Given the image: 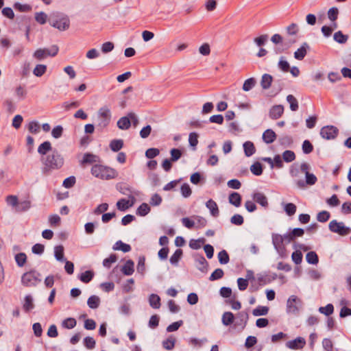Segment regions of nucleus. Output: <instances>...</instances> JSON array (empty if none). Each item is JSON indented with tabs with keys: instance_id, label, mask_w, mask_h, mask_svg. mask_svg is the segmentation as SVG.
I'll return each instance as SVG.
<instances>
[{
	"instance_id": "1",
	"label": "nucleus",
	"mask_w": 351,
	"mask_h": 351,
	"mask_svg": "<svg viewBox=\"0 0 351 351\" xmlns=\"http://www.w3.org/2000/svg\"><path fill=\"white\" fill-rule=\"evenodd\" d=\"M41 162L43 165V173L49 174L53 170L60 169L64 165V160L57 149H53L51 154L43 156Z\"/></svg>"
},
{
	"instance_id": "2",
	"label": "nucleus",
	"mask_w": 351,
	"mask_h": 351,
	"mask_svg": "<svg viewBox=\"0 0 351 351\" xmlns=\"http://www.w3.org/2000/svg\"><path fill=\"white\" fill-rule=\"evenodd\" d=\"M91 173L95 177L103 180L112 179L117 176L116 170L101 165H93L91 168Z\"/></svg>"
},
{
	"instance_id": "3",
	"label": "nucleus",
	"mask_w": 351,
	"mask_h": 351,
	"mask_svg": "<svg viewBox=\"0 0 351 351\" xmlns=\"http://www.w3.org/2000/svg\"><path fill=\"white\" fill-rule=\"evenodd\" d=\"M49 23L51 26L60 31L66 30L70 26L69 17L66 14L60 12L53 13L50 16Z\"/></svg>"
},
{
	"instance_id": "4",
	"label": "nucleus",
	"mask_w": 351,
	"mask_h": 351,
	"mask_svg": "<svg viewBox=\"0 0 351 351\" xmlns=\"http://www.w3.org/2000/svg\"><path fill=\"white\" fill-rule=\"evenodd\" d=\"M40 276V274L36 270H31L22 275L21 283L27 287H36L41 282Z\"/></svg>"
},
{
	"instance_id": "5",
	"label": "nucleus",
	"mask_w": 351,
	"mask_h": 351,
	"mask_svg": "<svg viewBox=\"0 0 351 351\" xmlns=\"http://www.w3.org/2000/svg\"><path fill=\"white\" fill-rule=\"evenodd\" d=\"M111 117V111L108 106L101 107L97 114V127L101 129L106 128L110 122Z\"/></svg>"
},
{
	"instance_id": "6",
	"label": "nucleus",
	"mask_w": 351,
	"mask_h": 351,
	"mask_svg": "<svg viewBox=\"0 0 351 351\" xmlns=\"http://www.w3.org/2000/svg\"><path fill=\"white\" fill-rule=\"evenodd\" d=\"M329 229L331 232L337 233L341 236H346L350 234V229L346 227L343 222H338L336 220H332L329 223Z\"/></svg>"
},
{
	"instance_id": "7",
	"label": "nucleus",
	"mask_w": 351,
	"mask_h": 351,
	"mask_svg": "<svg viewBox=\"0 0 351 351\" xmlns=\"http://www.w3.org/2000/svg\"><path fill=\"white\" fill-rule=\"evenodd\" d=\"M272 243L274 248L280 256L285 255V247L281 234L273 233L271 235Z\"/></svg>"
},
{
	"instance_id": "8",
	"label": "nucleus",
	"mask_w": 351,
	"mask_h": 351,
	"mask_svg": "<svg viewBox=\"0 0 351 351\" xmlns=\"http://www.w3.org/2000/svg\"><path fill=\"white\" fill-rule=\"evenodd\" d=\"M339 133L337 128L333 125H326L320 130L321 136L326 140H332L337 137Z\"/></svg>"
},
{
	"instance_id": "9",
	"label": "nucleus",
	"mask_w": 351,
	"mask_h": 351,
	"mask_svg": "<svg viewBox=\"0 0 351 351\" xmlns=\"http://www.w3.org/2000/svg\"><path fill=\"white\" fill-rule=\"evenodd\" d=\"M306 180L303 181L302 180L296 181V184L300 189H304L306 185H313L316 183L317 179L316 176L311 173L309 172H306V174L305 175Z\"/></svg>"
},
{
	"instance_id": "10",
	"label": "nucleus",
	"mask_w": 351,
	"mask_h": 351,
	"mask_svg": "<svg viewBox=\"0 0 351 351\" xmlns=\"http://www.w3.org/2000/svg\"><path fill=\"white\" fill-rule=\"evenodd\" d=\"M300 303V300L295 295H291L287 302V311L288 313H295L298 311L297 304Z\"/></svg>"
},
{
	"instance_id": "11",
	"label": "nucleus",
	"mask_w": 351,
	"mask_h": 351,
	"mask_svg": "<svg viewBox=\"0 0 351 351\" xmlns=\"http://www.w3.org/2000/svg\"><path fill=\"white\" fill-rule=\"evenodd\" d=\"M131 201L121 199L117 202V207L121 211H125L129 208L132 207L135 202V197L134 196H130Z\"/></svg>"
},
{
	"instance_id": "12",
	"label": "nucleus",
	"mask_w": 351,
	"mask_h": 351,
	"mask_svg": "<svg viewBox=\"0 0 351 351\" xmlns=\"http://www.w3.org/2000/svg\"><path fill=\"white\" fill-rule=\"evenodd\" d=\"M306 345V341L303 337H299L296 339L287 341L286 346L290 349L297 350L304 348Z\"/></svg>"
},
{
	"instance_id": "13",
	"label": "nucleus",
	"mask_w": 351,
	"mask_h": 351,
	"mask_svg": "<svg viewBox=\"0 0 351 351\" xmlns=\"http://www.w3.org/2000/svg\"><path fill=\"white\" fill-rule=\"evenodd\" d=\"M196 267L202 272H206L208 269V262L202 255H197L195 257Z\"/></svg>"
},
{
	"instance_id": "14",
	"label": "nucleus",
	"mask_w": 351,
	"mask_h": 351,
	"mask_svg": "<svg viewBox=\"0 0 351 351\" xmlns=\"http://www.w3.org/2000/svg\"><path fill=\"white\" fill-rule=\"evenodd\" d=\"M252 198L254 202L261 205L263 207L268 206L267 197L261 192H256L252 195Z\"/></svg>"
},
{
	"instance_id": "15",
	"label": "nucleus",
	"mask_w": 351,
	"mask_h": 351,
	"mask_svg": "<svg viewBox=\"0 0 351 351\" xmlns=\"http://www.w3.org/2000/svg\"><path fill=\"white\" fill-rule=\"evenodd\" d=\"M284 108L282 105L274 106L269 110V117L271 119H277L282 116Z\"/></svg>"
},
{
	"instance_id": "16",
	"label": "nucleus",
	"mask_w": 351,
	"mask_h": 351,
	"mask_svg": "<svg viewBox=\"0 0 351 351\" xmlns=\"http://www.w3.org/2000/svg\"><path fill=\"white\" fill-rule=\"evenodd\" d=\"M309 48L306 43H304L302 46L294 53V58L298 60H302L306 55L307 49Z\"/></svg>"
},
{
	"instance_id": "17",
	"label": "nucleus",
	"mask_w": 351,
	"mask_h": 351,
	"mask_svg": "<svg viewBox=\"0 0 351 351\" xmlns=\"http://www.w3.org/2000/svg\"><path fill=\"white\" fill-rule=\"evenodd\" d=\"M276 139V134L271 129L266 130L263 134V140L267 144L272 143Z\"/></svg>"
},
{
	"instance_id": "18",
	"label": "nucleus",
	"mask_w": 351,
	"mask_h": 351,
	"mask_svg": "<svg viewBox=\"0 0 351 351\" xmlns=\"http://www.w3.org/2000/svg\"><path fill=\"white\" fill-rule=\"evenodd\" d=\"M206 206L208 209H209L210 214L213 217H217L219 214V210L218 208V206L217 203L213 200L212 199L207 201L206 203Z\"/></svg>"
},
{
	"instance_id": "19",
	"label": "nucleus",
	"mask_w": 351,
	"mask_h": 351,
	"mask_svg": "<svg viewBox=\"0 0 351 351\" xmlns=\"http://www.w3.org/2000/svg\"><path fill=\"white\" fill-rule=\"evenodd\" d=\"M117 127L121 130H128L130 127V119L128 114L125 117L120 118L117 121Z\"/></svg>"
},
{
	"instance_id": "20",
	"label": "nucleus",
	"mask_w": 351,
	"mask_h": 351,
	"mask_svg": "<svg viewBox=\"0 0 351 351\" xmlns=\"http://www.w3.org/2000/svg\"><path fill=\"white\" fill-rule=\"evenodd\" d=\"M228 199L229 202L234 206L239 207L241 206V196L239 193L237 192H232L230 194Z\"/></svg>"
},
{
	"instance_id": "21",
	"label": "nucleus",
	"mask_w": 351,
	"mask_h": 351,
	"mask_svg": "<svg viewBox=\"0 0 351 351\" xmlns=\"http://www.w3.org/2000/svg\"><path fill=\"white\" fill-rule=\"evenodd\" d=\"M284 211L288 216H293L296 213L297 207L293 203H282Z\"/></svg>"
},
{
	"instance_id": "22",
	"label": "nucleus",
	"mask_w": 351,
	"mask_h": 351,
	"mask_svg": "<svg viewBox=\"0 0 351 351\" xmlns=\"http://www.w3.org/2000/svg\"><path fill=\"white\" fill-rule=\"evenodd\" d=\"M134 265L132 260L127 261L121 269L122 272L126 276L132 275L134 271Z\"/></svg>"
},
{
	"instance_id": "23",
	"label": "nucleus",
	"mask_w": 351,
	"mask_h": 351,
	"mask_svg": "<svg viewBox=\"0 0 351 351\" xmlns=\"http://www.w3.org/2000/svg\"><path fill=\"white\" fill-rule=\"evenodd\" d=\"M234 316L232 313L227 311L222 315L221 322L222 324L226 326H230L234 322Z\"/></svg>"
},
{
	"instance_id": "24",
	"label": "nucleus",
	"mask_w": 351,
	"mask_h": 351,
	"mask_svg": "<svg viewBox=\"0 0 351 351\" xmlns=\"http://www.w3.org/2000/svg\"><path fill=\"white\" fill-rule=\"evenodd\" d=\"M273 80V77L269 74H264L262 76L261 81V86L263 89H268L271 84Z\"/></svg>"
},
{
	"instance_id": "25",
	"label": "nucleus",
	"mask_w": 351,
	"mask_h": 351,
	"mask_svg": "<svg viewBox=\"0 0 351 351\" xmlns=\"http://www.w3.org/2000/svg\"><path fill=\"white\" fill-rule=\"evenodd\" d=\"M98 156L90 153L84 154L82 160H81V165L91 164L97 161Z\"/></svg>"
},
{
	"instance_id": "26",
	"label": "nucleus",
	"mask_w": 351,
	"mask_h": 351,
	"mask_svg": "<svg viewBox=\"0 0 351 351\" xmlns=\"http://www.w3.org/2000/svg\"><path fill=\"white\" fill-rule=\"evenodd\" d=\"M109 147L112 152H119L123 147V141L122 139H114L110 141Z\"/></svg>"
},
{
	"instance_id": "27",
	"label": "nucleus",
	"mask_w": 351,
	"mask_h": 351,
	"mask_svg": "<svg viewBox=\"0 0 351 351\" xmlns=\"http://www.w3.org/2000/svg\"><path fill=\"white\" fill-rule=\"evenodd\" d=\"M149 305L155 309H158L160 306V298L156 294H151L149 298Z\"/></svg>"
},
{
	"instance_id": "28",
	"label": "nucleus",
	"mask_w": 351,
	"mask_h": 351,
	"mask_svg": "<svg viewBox=\"0 0 351 351\" xmlns=\"http://www.w3.org/2000/svg\"><path fill=\"white\" fill-rule=\"evenodd\" d=\"M243 146L246 156L250 157L254 154L256 149L253 143L250 141H246L243 143Z\"/></svg>"
},
{
	"instance_id": "29",
	"label": "nucleus",
	"mask_w": 351,
	"mask_h": 351,
	"mask_svg": "<svg viewBox=\"0 0 351 351\" xmlns=\"http://www.w3.org/2000/svg\"><path fill=\"white\" fill-rule=\"evenodd\" d=\"M113 250H121L123 252H128L131 250V247L129 244L125 243L121 241H118L114 245Z\"/></svg>"
},
{
	"instance_id": "30",
	"label": "nucleus",
	"mask_w": 351,
	"mask_h": 351,
	"mask_svg": "<svg viewBox=\"0 0 351 351\" xmlns=\"http://www.w3.org/2000/svg\"><path fill=\"white\" fill-rule=\"evenodd\" d=\"M52 149L51 144L49 141H45L44 143H41L38 148V152L44 156L46 155L47 153Z\"/></svg>"
},
{
	"instance_id": "31",
	"label": "nucleus",
	"mask_w": 351,
	"mask_h": 351,
	"mask_svg": "<svg viewBox=\"0 0 351 351\" xmlns=\"http://www.w3.org/2000/svg\"><path fill=\"white\" fill-rule=\"evenodd\" d=\"M87 304L90 308H97L100 304V299L97 295H91L87 300Z\"/></svg>"
},
{
	"instance_id": "32",
	"label": "nucleus",
	"mask_w": 351,
	"mask_h": 351,
	"mask_svg": "<svg viewBox=\"0 0 351 351\" xmlns=\"http://www.w3.org/2000/svg\"><path fill=\"white\" fill-rule=\"evenodd\" d=\"M77 324L76 319L73 317H68L62 322V327L66 329H72Z\"/></svg>"
},
{
	"instance_id": "33",
	"label": "nucleus",
	"mask_w": 351,
	"mask_h": 351,
	"mask_svg": "<svg viewBox=\"0 0 351 351\" xmlns=\"http://www.w3.org/2000/svg\"><path fill=\"white\" fill-rule=\"evenodd\" d=\"M150 212V207L146 203L141 204L136 210V214L139 216L144 217Z\"/></svg>"
},
{
	"instance_id": "34",
	"label": "nucleus",
	"mask_w": 351,
	"mask_h": 351,
	"mask_svg": "<svg viewBox=\"0 0 351 351\" xmlns=\"http://www.w3.org/2000/svg\"><path fill=\"white\" fill-rule=\"evenodd\" d=\"M54 256L57 261H64V247L62 245L56 246L54 248Z\"/></svg>"
},
{
	"instance_id": "35",
	"label": "nucleus",
	"mask_w": 351,
	"mask_h": 351,
	"mask_svg": "<svg viewBox=\"0 0 351 351\" xmlns=\"http://www.w3.org/2000/svg\"><path fill=\"white\" fill-rule=\"evenodd\" d=\"M333 38L337 43L343 44L347 42L348 36L344 35L341 31H338L334 34Z\"/></svg>"
},
{
	"instance_id": "36",
	"label": "nucleus",
	"mask_w": 351,
	"mask_h": 351,
	"mask_svg": "<svg viewBox=\"0 0 351 351\" xmlns=\"http://www.w3.org/2000/svg\"><path fill=\"white\" fill-rule=\"evenodd\" d=\"M34 308V304L33 303V299L31 295H26L25 297L24 304H23V309L28 312L32 310Z\"/></svg>"
},
{
	"instance_id": "37",
	"label": "nucleus",
	"mask_w": 351,
	"mask_h": 351,
	"mask_svg": "<svg viewBox=\"0 0 351 351\" xmlns=\"http://www.w3.org/2000/svg\"><path fill=\"white\" fill-rule=\"evenodd\" d=\"M306 260L309 264L316 265L318 263L319 259L315 252H309L306 255Z\"/></svg>"
},
{
	"instance_id": "38",
	"label": "nucleus",
	"mask_w": 351,
	"mask_h": 351,
	"mask_svg": "<svg viewBox=\"0 0 351 351\" xmlns=\"http://www.w3.org/2000/svg\"><path fill=\"white\" fill-rule=\"evenodd\" d=\"M93 276L94 273L92 271H86L80 274L79 278L82 282L88 283L93 279Z\"/></svg>"
},
{
	"instance_id": "39",
	"label": "nucleus",
	"mask_w": 351,
	"mask_h": 351,
	"mask_svg": "<svg viewBox=\"0 0 351 351\" xmlns=\"http://www.w3.org/2000/svg\"><path fill=\"white\" fill-rule=\"evenodd\" d=\"M182 256V250L178 249L170 257L169 261L172 265H176Z\"/></svg>"
},
{
	"instance_id": "40",
	"label": "nucleus",
	"mask_w": 351,
	"mask_h": 351,
	"mask_svg": "<svg viewBox=\"0 0 351 351\" xmlns=\"http://www.w3.org/2000/svg\"><path fill=\"white\" fill-rule=\"evenodd\" d=\"M269 308L263 306H258L252 311L254 316L266 315L268 313Z\"/></svg>"
},
{
	"instance_id": "41",
	"label": "nucleus",
	"mask_w": 351,
	"mask_h": 351,
	"mask_svg": "<svg viewBox=\"0 0 351 351\" xmlns=\"http://www.w3.org/2000/svg\"><path fill=\"white\" fill-rule=\"evenodd\" d=\"M204 242L205 239L204 238L199 239H191L189 242V247L193 250H198L201 248Z\"/></svg>"
},
{
	"instance_id": "42",
	"label": "nucleus",
	"mask_w": 351,
	"mask_h": 351,
	"mask_svg": "<svg viewBox=\"0 0 351 351\" xmlns=\"http://www.w3.org/2000/svg\"><path fill=\"white\" fill-rule=\"evenodd\" d=\"M218 259L220 264L225 265L228 263L230 261L229 255L225 250L218 253Z\"/></svg>"
},
{
	"instance_id": "43",
	"label": "nucleus",
	"mask_w": 351,
	"mask_h": 351,
	"mask_svg": "<svg viewBox=\"0 0 351 351\" xmlns=\"http://www.w3.org/2000/svg\"><path fill=\"white\" fill-rule=\"evenodd\" d=\"M287 101L289 103V104H290V109L292 111H296L298 109V100L296 99V98L293 95H289L287 97Z\"/></svg>"
},
{
	"instance_id": "44",
	"label": "nucleus",
	"mask_w": 351,
	"mask_h": 351,
	"mask_svg": "<svg viewBox=\"0 0 351 351\" xmlns=\"http://www.w3.org/2000/svg\"><path fill=\"white\" fill-rule=\"evenodd\" d=\"M251 172L255 176H261L263 173L262 165L258 162H254L250 167Z\"/></svg>"
},
{
	"instance_id": "45",
	"label": "nucleus",
	"mask_w": 351,
	"mask_h": 351,
	"mask_svg": "<svg viewBox=\"0 0 351 351\" xmlns=\"http://www.w3.org/2000/svg\"><path fill=\"white\" fill-rule=\"evenodd\" d=\"M282 158L286 162H291L295 159V154L293 151L286 150L282 153Z\"/></svg>"
},
{
	"instance_id": "46",
	"label": "nucleus",
	"mask_w": 351,
	"mask_h": 351,
	"mask_svg": "<svg viewBox=\"0 0 351 351\" xmlns=\"http://www.w3.org/2000/svg\"><path fill=\"white\" fill-rule=\"evenodd\" d=\"M255 84V79L254 77H250L244 82L243 85V90L244 91H249L254 87Z\"/></svg>"
},
{
	"instance_id": "47",
	"label": "nucleus",
	"mask_w": 351,
	"mask_h": 351,
	"mask_svg": "<svg viewBox=\"0 0 351 351\" xmlns=\"http://www.w3.org/2000/svg\"><path fill=\"white\" fill-rule=\"evenodd\" d=\"M176 339L169 337L168 339L162 341V346L168 350H172L175 346Z\"/></svg>"
},
{
	"instance_id": "48",
	"label": "nucleus",
	"mask_w": 351,
	"mask_h": 351,
	"mask_svg": "<svg viewBox=\"0 0 351 351\" xmlns=\"http://www.w3.org/2000/svg\"><path fill=\"white\" fill-rule=\"evenodd\" d=\"M47 71V66L45 64H37L33 71L36 77H41Z\"/></svg>"
},
{
	"instance_id": "49",
	"label": "nucleus",
	"mask_w": 351,
	"mask_h": 351,
	"mask_svg": "<svg viewBox=\"0 0 351 351\" xmlns=\"http://www.w3.org/2000/svg\"><path fill=\"white\" fill-rule=\"evenodd\" d=\"M339 10L337 8L332 7L330 8L328 11L327 15L330 21L332 22H335L338 17Z\"/></svg>"
},
{
	"instance_id": "50",
	"label": "nucleus",
	"mask_w": 351,
	"mask_h": 351,
	"mask_svg": "<svg viewBox=\"0 0 351 351\" xmlns=\"http://www.w3.org/2000/svg\"><path fill=\"white\" fill-rule=\"evenodd\" d=\"M15 261L19 267H23L27 261L26 254L23 252L16 254Z\"/></svg>"
},
{
	"instance_id": "51",
	"label": "nucleus",
	"mask_w": 351,
	"mask_h": 351,
	"mask_svg": "<svg viewBox=\"0 0 351 351\" xmlns=\"http://www.w3.org/2000/svg\"><path fill=\"white\" fill-rule=\"evenodd\" d=\"M237 318L239 320V322H237V324L243 325L245 326L248 319V314L246 312H240L237 315Z\"/></svg>"
},
{
	"instance_id": "52",
	"label": "nucleus",
	"mask_w": 351,
	"mask_h": 351,
	"mask_svg": "<svg viewBox=\"0 0 351 351\" xmlns=\"http://www.w3.org/2000/svg\"><path fill=\"white\" fill-rule=\"evenodd\" d=\"M28 130L32 134H37L40 132V126L37 121H31L28 124Z\"/></svg>"
},
{
	"instance_id": "53",
	"label": "nucleus",
	"mask_w": 351,
	"mask_h": 351,
	"mask_svg": "<svg viewBox=\"0 0 351 351\" xmlns=\"http://www.w3.org/2000/svg\"><path fill=\"white\" fill-rule=\"evenodd\" d=\"M223 269L218 268L216 269L210 276L209 280L210 281H214L216 280L221 279L223 276Z\"/></svg>"
},
{
	"instance_id": "54",
	"label": "nucleus",
	"mask_w": 351,
	"mask_h": 351,
	"mask_svg": "<svg viewBox=\"0 0 351 351\" xmlns=\"http://www.w3.org/2000/svg\"><path fill=\"white\" fill-rule=\"evenodd\" d=\"M136 269L141 274H144L145 271V258L144 256H140L138 258Z\"/></svg>"
},
{
	"instance_id": "55",
	"label": "nucleus",
	"mask_w": 351,
	"mask_h": 351,
	"mask_svg": "<svg viewBox=\"0 0 351 351\" xmlns=\"http://www.w3.org/2000/svg\"><path fill=\"white\" fill-rule=\"evenodd\" d=\"M117 189L123 195H128L129 197L131 196L130 193H132V191L131 189L129 187V186H128L127 184H119L117 186Z\"/></svg>"
},
{
	"instance_id": "56",
	"label": "nucleus",
	"mask_w": 351,
	"mask_h": 351,
	"mask_svg": "<svg viewBox=\"0 0 351 351\" xmlns=\"http://www.w3.org/2000/svg\"><path fill=\"white\" fill-rule=\"evenodd\" d=\"M189 143L190 145L193 148V149H195V147L198 144V135L195 132H191L189 134Z\"/></svg>"
},
{
	"instance_id": "57",
	"label": "nucleus",
	"mask_w": 351,
	"mask_h": 351,
	"mask_svg": "<svg viewBox=\"0 0 351 351\" xmlns=\"http://www.w3.org/2000/svg\"><path fill=\"white\" fill-rule=\"evenodd\" d=\"M48 56L47 49H38L34 53V57L37 60H41Z\"/></svg>"
},
{
	"instance_id": "58",
	"label": "nucleus",
	"mask_w": 351,
	"mask_h": 351,
	"mask_svg": "<svg viewBox=\"0 0 351 351\" xmlns=\"http://www.w3.org/2000/svg\"><path fill=\"white\" fill-rule=\"evenodd\" d=\"M278 67L283 72H288L290 69L289 62L284 59V57H281L278 62Z\"/></svg>"
},
{
	"instance_id": "59",
	"label": "nucleus",
	"mask_w": 351,
	"mask_h": 351,
	"mask_svg": "<svg viewBox=\"0 0 351 351\" xmlns=\"http://www.w3.org/2000/svg\"><path fill=\"white\" fill-rule=\"evenodd\" d=\"M182 195L184 197H189L191 195V189L189 184L184 183L180 188Z\"/></svg>"
},
{
	"instance_id": "60",
	"label": "nucleus",
	"mask_w": 351,
	"mask_h": 351,
	"mask_svg": "<svg viewBox=\"0 0 351 351\" xmlns=\"http://www.w3.org/2000/svg\"><path fill=\"white\" fill-rule=\"evenodd\" d=\"M14 8L16 10L23 12H27L32 10V7L29 4H21L20 3H15L14 4Z\"/></svg>"
},
{
	"instance_id": "61",
	"label": "nucleus",
	"mask_w": 351,
	"mask_h": 351,
	"mask_svg": "<svg viewBox=\"0 0 351 351\" xmlns=\"http://www.w3.org/2000/svg\"><path fill=\"white\" fill-rule=\"evenodd\" d=\"M231 223L236 226H241L243 223V217L239 214H235L230 218Z\"/></svg>"
},
{
	"instance_id": "62",
	"label": "nucleus",
	"mask_w": 351,
	"mask_h": 351,
	"mask_svg": "<svg viewBox=\"0 0 351 351\" xmlns=\"http://www.w3.org/2000/svg\"><path fill=\"white\" fill-rule=\"evenodd\" d=\"M117 260V256L115 254H111L108 258H105L103 261V265L105 267L110 268L111 265L115 263Z\"/></svg>"
},
{
	"instance_id": "63",
	"label": "nucleus",
	"mask_w": 351,
	"mask_h": 351,
	"mask_svg": "<svg viewBox=\"0 0 351 351\" xmlns=\"http://www.w3.org/2000/svg\"><path fill=\"white\" fill-rule=\"evenodd\" d=\"M95 341L91 337H86L84 339V344L88 349H93L95 347Z\"/></svg>"
},
{
	"instance_id": "64",
	"label": "nucleus",
	"mask_w": 351,
	"mask_h": 351,
	"mask_svg": "<svg viewBox=\"0 0 351 351\" xmlns=\"http://www.w3.org/2000/svg\"><path fill=\"white\" fill-rule=\"evenodd\" d=\"M47 15L43 12H37L35 14V19L40 24H45L47 21Z\"/></svg>"
}]
</instances>
